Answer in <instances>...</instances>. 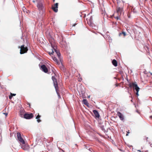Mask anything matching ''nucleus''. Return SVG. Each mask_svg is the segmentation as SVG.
<instances>
[{
  "mask_svg": "<svg viewBox=\"0 0 152 152\" xmlns=\"http://www.w3.org/2000/svg\"><path fill=\"white\" fill-rule=\"evenodd\" d=\"M49 42H50V43L51 47L53 49V50L52 49V51L51 53H50V52H49V54H50V55H53V53H54V51L56 53L57 55L58 58H60V53L58 50H56V46L54 41V39H52V42H51V40H50Z\"/></svg>",
  "mask_w": 152,
  "mask_h": 152,
  "instance_id": "obj_1",
  "label": "nucleus"
},
{
  "mask_svg": "<svg viewBox=\"0 0 152 152\" xmlns=\"http://www.w3.org/2000/svg\"><path fill=\"white\" fill-rule=\"evenodd\" d=\"M124 4L122 3L121 5H118L116 7V11L118 15L115 18L117 20L120 19V16L121 15L122 13L123 12Z\"/></svg>",
  "mask_w": 152,
  "mask_h": 152,
  "instance_id": "obj_2",
  "label": "nucleus"
},
{
  "mask_svg": "<svg viewBox=\"0 0 152 152\" xmlns=\"http://www.w3.org/2000/svg\"><path fill=\"white\" fill-rule=\"evenodd\" d=\"M128 86L129 88H133L134 90H135L136 92V95L138 96L139 95L138 92L140 89V88L138 86L136 82H130L128 84Z\"/></svg>",
  "mask_w": 152,
  "mask_h": 152,
  "instance_id": "obj_3",
  "label": "nucleus"
},
{
  "mask_svg": "<svg viewBox=\"0 0 152 152\" xmlns=\"http://www.w3.org/2000/svg\"><path fill=\"white\" fill-rule=\"evenodd\" d=\"M52 79L54 85V86L57 93L58 95L60 96L59 94L58 93V86L57 80L56 78L53 76H52Z\"/></svg>",
  "mask_w": 152,
  "mask_h": 152,
  "instance_id": "obj_4",
  "label": "nucleus"
},
{
  "mask_svg": "<svg viewBox=\"0 0 152 152\" xmlns=\"http://www.w3.org/2000/svg\"><path fill=\"white\" fill-rule=\"evenodd\" d=\"M19 48H20V54H23L27 52L28 50V49L27 47H25V45H23L20 47L19 46Z\"/></svg>",
  "mask_w": 152,
  "mask_h": 152,
  "instance_id": "obj_5",
  "label": "nucleus"
},
{
  "mask_svg": "<svg viewBox=\"0 0 152 152\" xmlns=\"http://www.w3.org/2000/svg\"><path fill=\"white\" fill-rule=\"evenodd\" d=\"M34 117L33 114L31 113H25L23 115V117L27 119H30Z\"/></svg>",
  "mask_w": 152,
  "mask_h": 152,
  "instance_id": "obj_6",
  "label": "nucleus"
},
{
  "mask_svg": "<svg viewBox=\"0 0 152 152\" xmlns=\"http://www.w3.org/2000/svg\"><path fill=\"white\" fill-rule=\"evenodd\" d=\"M17 138L19 141L22 144H24L25 142L23 139L20 133V132L17 133Z\"/></svg>",
  "mask_w": 152,
  "mask_h": 152,
  "instance_id": "obj_7",
  "label": "nucleus"
},
{
  "mask_svg": "<svg viewBox=\"0 0 152 152\" xmlns=\"http://www.w3.org/2000/svg\"><path fill=\"white\" fill-rule=\"evenodd\" d=\"M100 112L96 110V118L99 119V121H101V117L100 116Z\"/></svg>",
  "mask_w": 152,
  "mask_h": 152,
  "instance_id": "obj_8",
  "label": "nucleus"
},
{
  "mask_svg": "<svg viewBox=\"0 0 152 152\" xmlns=\"http://www.w3.org/2000/svg\"><path fill=\"white\" fill-rule=\"evenodd\" d=\"M58 4L56 3L54 4L53 6L52 7V9L55 12H57L58 11Z\"/></svg>",
  "mask_w": 152,
  "mask_h": 152,
  "instance_id": "obj_9",
  "label": "nucleus"
},
{
  "mask_svg": "<svg viewBox=\"0 0 152 152\" xmlns=\"http://www.w3.org/2000/svg\"><path fill=\"white\" fill-rule=\"evenodd\" d=\"M41 69L45 73H47L48 72V69L45 65H43L41 66Z\"/></svg>",
  "mask_w": 152,
  "mask_h": 152,
  "instance_id": "obj_10",
  "label": "nucleus"
},
{
  "mask_svg": "<svg viewBox=\"0 0 152 152\" xmlns=\"http://www.w3.org/2000/svg\"><path fill=\"white\" fill-rule=\"evenodd\" d=\"M117 115L119 117L120 119L122 121L124 120V117L123 115L120 112H118L117 113Z\"/></svg>",
  "mask_w": 152,
  "mask_h": 152,
  "instance_id": "obj_11",
  "label": "nucleus"
},
{
  "mask_svg": "<svg viewBox=\"0 0 152 152\" xmlns=\"http://www.w3.org/2000/svg\"><path fill=\"white\" fill-rule=\"evenodd\" d=\"M22 144L23 145L21 146V148L23 149L24 150H26L28 149L29 146L28 145H25V143L24 144Z\"/></svg>",
  "mask_w": 152,
  "mask_h": 152,
  "instance_id": "obj_12",
  "label": "nucleus"
},
{
  "mask_svg": "<svg viewBox=\"0 0 152 152\" xmlns=\"http://www.w3.org/2000/svg\"><path fill=\"white\" fill-rule=\"evenodd\" d=\"M60 44L62 47H65L66 45V42L65 40H64L63 38H62V40L60 42Z\"/></svg>",
  "mask_w": 152,
  "mask_h": 152,
  "instance_id": "obj_13",
  "label": "nucleus"
},
{
  "mask_svg": "<svg viewBox=\"0 0 152 152\" xmlns=\"http://www.w3.org/2000/svg\"><path fill=\"white\" fill-rule=\"evenodd\" d=\"M52 58L54 61L58 65L60 64V63L58 62L57 58L55 57H52Z\"/></svg>",
  "mask_w": 152,
  "mask_h": 152,
  "instance_id": "obj_14",
  "label": "nucleus"
},
{
  "mask_svg": "<svg viewBox=\"0 0 152 152\" xmlns=\"http://www.w3.org/2000/svg\"><path fill=\"white\" fill-rule=\"evenodd\" d=\"M112 63L114 66H117V62L115 59L113 60L112 61Z\"/></svg>",
  "mask_w": 152,
  "mask_h": 152,
  "instance_id": "obj_15",
  "label": "nucleus"
},
{
  "mask_svg": "<svg viewBox=\"0 0 152 152\" xmlns=\"http://www.w3.org/2000/svg\"><path fill=\"white\" fill-rule=\"evenodd\" d=\"M83 103L86 106H88V103L87 101V100L86 99H83L82 101Z\"/></svg>",
  "mask_w": 152,
  "mask_h": 152,
  "instance_id": "obj_16",
  "label": "nucleus"
},
{
  "mask_svg": "<svg viewBox=\"0 0 152 152\" xmlns=\"http://www.w3.org/2000/svg\"><path fill=\"white\" fill-rule=\"evenodd\" d=\"M37 7L39 9L41 10L43 7L42 4L41 3H38L37 5Z\"/></svg>",
  "mask_w": 152,
  "mask_h": 152,
  "instance_id": "obj_17",
  "label": "nucleus"
},
{
  "mask_svg": "<svg viewBox=\"0 0 152 152\" xmlns=\"http://www.w3.org/2000/svg\"><path fill=\"white\" fill-rule=\"evenodd\" d=\"M140 29L138 28H137V29H134V33L135 34L140 33V32L139 31V30Z\"/></svg>",
  "mask_w": 152,
  "mask_h": 152,
  "instance_id": "obj_18",
  "label": "nucleus"
},
{
  "mask_svg": "<svg viewBox=\"0 0 152 152\" xmlns=\"http://www.w3.org/2000/svg\"><path fill=\"white\" fill-rule=\"evenodd\" d=\"M89 23H90V24H89V25L91 26V27H93V24L92 23V17H90L89 21Z\"/></svg>",
  "mask_w": 152,
  "mask_h": 152,
  "instance_id": "obj_19",
  "label": "nucleus"
},
{
  "mask_svg": "<svg viewBox=\"0 0 152 152\" xmlns=\"http://www.w3.org/2000/svg\"><path fill=\"white\" fill-rule=\"evenodd\" d=\"M41 117L40 115L39 114H38V115L36 117V119H37V121L39 123L41 121V120L39 119V118Z\"/></svg>",
  "mask_w": 152,
  "mask_h": 152,
  "instance_id": "obj_20",
  "label": "nucleus"
},
{
  "mask_svg": "<svg viewBox=\"0 0 152 152\" xmlns=\"http://www.w3.org/2000/svg\"><path fill=\"white\" fill-rule=\"evenodd\" d=\"M16 95V94H12V93H10V96H9V98L10 99H11L12 98V97L13 96H15Z\"/></svg>",
  "mask_w": 152,
  "mask_h": 152,
  "instance_id": "obj_21",
  "label": "nucleus"
},
{
  "mask_svg": "<svg viewBox=\"0 0 152 152\" xmlns=\"http://www.w3.org/2000/svg\"><path fill=\"white\" fill-rule=\"evenodd\" d=\"M123 34L124 35V37H125L126 34L125 32L124 31H122L121 33H120L119 34V36H120L121 34Z\"/></svg>",
  "mask_w": 152,
  "mask_h": 152,
  "instance_id": "obj_22",
  "label": "nucleus"
},
{
  "mask_svg": "<svg viewBox=\"0 0 152 152\" xmlns=\"http://www.w3.org/2000/svg\"><path fill=\"white\" fill-rule=\"evenodd\" d=\"M99 123L100 125H101V126H99L100 127V128H101L102 130L103 131L104 130V127L103 126L101 125V121H100V122H99Z\"/></svg>",
  "mask_w": 152,
  "mask_h": 152,
  "instance_id": "obj_23",
  "label": "nucleus"
},
{
  "mask_svg": "<svg viewBox=\"0 0 152 152\" xmlns=\"http://www.w3.org/2000/svg\"><path fill=\"white\" fill-rule=\"evenodd\" d=\"M127 146L128 147H129V148H131V147H132V145H130L129 144H127Z\"/></svg>",
  "mask_w": 152,
  "mask_h": 152,
  "instance_id": "obj_24",
  "label": "nucleus"
},
{
  "mask_svg": "<svg viewBox=\"0 0 152 152\" xmlns=\"http://www.w3.org/2000/svg\"><path fill=\"white\" fill-rule=\"evenodd\" d=\"M132 11L134 13H136L137 12L135 10V9H133Z\"/></svg>",
  "mask_w": 152,
  "mask_h": 152,
  "instance_id": "obj_25",
  "label": "nucleus"
},
{
  "mask_svg": "<svg viewBox=\"0 0 152 152\" xmlns=\"http://www.w3.org/2000/svg\"><path fill=\"white\" fill-rule=\"evenodd\" d=\"M76 25V24H75H75H73V25H72V27H73V26H75Z\"/></svg>",
  "mask_w": 152,
  "mask_h": 152,
  "instance_id": "obj_26",
  "label": "nucleus"
},
{
  "mask_svg": "<svg viewBox=\"0 0 152 152\" xmlns=\"http://www.w3.org/2000/svg\"><path fill=\"white\" fill-rule=\"evenodd\" d=\"M93 112L94 114L95 115V110H93Z\"/></svg>",
  "mask_w": 152,
  "mask_h": 152,
  "instance_id": "obj_27",
  "label": "nucleus"
},
{
  "mask_svg": "<svg viewBox=\"0 0 152 152\" xmlns=\"http://www.w3.org/2000/svg\"><path fill=\"white\" fill-rule=\"evenodd\" d=\"M137 152H141V151H140V150H138L137 151Z\"/></svg>",
  "mask_w": 152,
  "mask_h": 152,
  "instance_id": "obj_28",
  "label": "nucleus"
},
{
  "mask_svg": "<svg viewBox=\"0 0 152 152\" xmlns=\"http://www.w3.org/2000/svg\"><path fill=\"white\" fill-rule=\"evenodd\" d=\"M33 2H34V3H35V1H34V0H33Z\"/></svg>",
  "mask_w": 152,
  "mask_h": 152,
  "instance_id": "obj_29",
  "label": "nucleus"
},
{
  "mask_svg": "<svg viewBox=\"0 0 152 152\" xmlns=\"http://www.w3.org/2000/svg\"><path fill=\"white\" fill-rule=\"evenodd\" d=\"M150 118H152V116H150Z\"/></svg>",
  "mask_w": 152,
  "mask_h": 152,
  "instance_id": "obj_30",
  "label": "nucleus"
},
{
  "mask_svg": "<svg viewBox=\"0 0 152 152\" xmlns=\"http://www.w3.org/2000/svg\"><path fill=\"white\" fill-rule=\"evenodd\" d=\"M130 94V95H131V96H130V97H131V98H132V95H131V94Z\"/></svg>",
  "mask_w": 152,
  "mask_h": 152,
  "instance_id": "obj_31",
  "label": "nucleus"
},
{
  "mask_svg": "<svg viewBox=\"0 0 152 152\" xmlns=\"http://www.w3.org/2000/svg\"><path fill=\"white\" fill-rule=\"evenodd\" d=\"M147 139H148V138H147L146 139V142L147 141V140H148Z\"/></svg>",
  "mask_w": 152,
  "mask_h": 152,
  "instance_id": "obj_32",
  "label": "nucleus"
},
{
  "mask_svg": "<svg viewBox=\"0 0 152 152\" xmlns=\"http://www.w3.org/2000/svg\"><path fill=\"white\" fill-rule=\"evenodd\" d=\"M55 0H53V2H55Z\"/></svg>",
  "mask_w": 152,
  "mask_h": 152,
  "instance_id": "obj_33",
  "label": "nucleus"
},
{
  "mask_svg": "<svg viewBox=\"0 0 152 152\" xmlns=\"http://www.w3.org/2000/svg\"><path fill=\"white\" fill-rule=\"evenodd\" d=\"M1 123V121L0 120V124Z\"/></svg>",
  "mask_w": 152,
  "mask_h": 152,
  "instance_id": "obj_34",
  "label": "nucleus"
},
{
  "mask_svg": "<svg viewBox=\"0 0 152 152\" xmlns=\"http://www.w3.org/2000/svg\"><path fill=\"white\" fill-rule=\"evenodd\" d=\"M118 86V84H116V86Z\"/></svg>",
  "mask_w": 152,
  "mask_h": 152,
  "instance_id": "obj_35",
  "label": "nucleus"
},
{
  "mask_svg": "<svg viewBox=\"0 0 152 152\" xmlns=\"http://www.w3.org/2000/svg\"><path fill=\"white\" fill-rule=\"evenodd\" d=\"M60 61H61V64L62 65V63H61V60H60Z\"/></svg>",
  "mask_w": 152,
  "mask_h": 152,
  "instance_id": "obj_36",
  "label": "nucleus"
},
{
  "mask_svg": "<svg viewBox=\"0 0 152 152\" xmlns=\"http://www.w3.org/2000/svg\"><path fill=\"white\" fill-rule=\"evenodd\" d=\"M128 15V17H129V18H130V16H129Z\"/></svg>",
  "mask_w": 152,
  "mask_h": 152,
  "instance_id": "obj_37",
  "label": "nucleus"
},
{
  "mask_svg": "<svg viewBox=\"0 0 152 152\" xmlns=\"http://www.w3.org/2000/svg\"><path fill=\"white\" fill-rule=\"evenodd\" d=\"M126 136H128V134H126Z\"/></svg>",
  "mask_w": 152,
  "mask_h": 152,
  "instance_id": "obj_38",
  "label": "nucleus"
},
{
  "mask_svg": "<svg viewBox=\"0 0 152 152\" xmlns=\"http://www.w3.org/2000/svg\"><path fill=\"white\" fill-rule=\"evenodd\" d=\"M127 133H129V132H127Z\"/></svg>",
  "mask_w": 152,
  "mask_h": 152,
  "instance_id": "obj_39",
  "label": "nucleus"
},
{
  "mask_svg": "<svg viewBox=\"0 0 152 152\" xmlns=\"http://www.w3.org/2000/svg\"><path fill=\"white\" fill-rule=\"evenodd\" d=\"M98 133V134H99L100 135V136H101V134H99V133Z\"/></svg>",
  "mask_w": 152,
  "mask_h": 152,
  "instance_id": "obj_40",
  "label": "nucleus"
},
{
  "mask_svg": "<svg viewBox=\"0 0 152 152\" xmlns=\"http://www.w3.org/2000/svg\"><path fill=\"white\" fill-rule=\"evenodd\" d=\"M131 101H132V100H131Z\"/></svg>",
  "mask_w": 152,
  "mask_h": 152,
  "instance_id": "obj_41",
  "label": "nucleus"
},
{
  "mask_svg": "<svg viewBox=\"0 0 152 152\" xmlns=\"http://www.w3.org/2000/svg\"><path fill=\"white\" fill-rule=\"evenodd\" d=\"M7 115V114H6L5 115Z\"/></svg>",
  "mask_w": 152,
  "mask_h": 152,
  "instance_id": "obj_42",
  "label": "nucleus"
},
{
  "mask_svg": "<svg viewBox=\"0 0 152 152\" xmlns=\"http://www.w3.org/2000/svg\"><path fill=\"white\" fill-rule=\"evenodd\" d=\"M7 115V114H6L5 115Z\"/></svg>",
  "mask_w": 152,
  "mask_h": 152,
  "instance_id": "obj_43",
  "label": "nucleus"
}]
</instances>
